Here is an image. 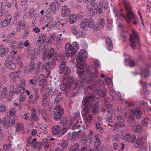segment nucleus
<instances>
[{
    "mask_svg": "<svg viewBox=\"0 0 151 151\" xmlns=\"http://www.w3.org/2000/svg\"><path fill=\"white\" fill-rule=\"evenodd\" d=\"M92 67V65H89L85 71L83 69L82 66L78 67L76 72L81 82L78 88L83 86L85 83L88 85L95 83L94 82V80L97 78L98 72V70H96L93 73H91L93 71Z\"/></svg>",
    "mask_w": 151,
    "mask_h": 151,
    "instance_id": "f257e3e1",
    "label": "nucleus"
},
{
    "mask_svg": "<svg viewBox=\"0 0 151 151\" xmlns=\"http://www.w3.org/2000/svg\"><path fill=\"white\" fill-rule=\"evenodd\" d=\"M72 78L64 79L61 81L60 86L61 90L65 91L70 89H75L78 86V83L76 81H73L74 77L70 76Z\"/></svg>",
    "mask_w": 151,
    "mask_h": 151,
    "instance_id": "f03ea898",
    "label": "nucleus"
},
{
    "mask_svg": "<svg viewBox=\"0 0 151 151\" xmlns=\"http://www.w3.org/2000/svg\"><path fill=\"white\" fill-rule=\"evenodd\" d=\"M122 2L124 6L126 12V16L122 15L121 13L116 16L118 17L122 16V17L126 19V21L128 23H130L131 21L135 18V16L133 13L132 10L130 8V4L127 0H122Z\"/></svg>",
    "mask_w": 151,
    "mask_h": 151,
    "instance_id": "7ed1b4c3",
    "label": "nucleus"
},
{
    "mask_svg": "<svg viewBox=\"0 0 151 151\" xmlns=\"http://www.w3.org/2000/svg\"><path fill=\"white\" fill-rule=\"evenodd\" d=\"M97 98L94 93L88 95L84 97L82 101V104L84 106L83 110L90 109L93 104V102L96 101Z\"/></svg>",
    "mask_w": 151,
    "mask_h": 151,
    "instance_id": "20e7f679",
    "label": "nucleus"
},
{
    "mask_svg": "<svg viewBox=\"0 0 151 151\" xmlns=\"http://www.w3.org/2000/svg\"><path fill=\"white\" fill-rule=\"evenodd\" d=\"M58 71L60 74H62L65 72L64 79H68L69 78H72L69 75V73L71 71V68L70 66H66L65 62L61 61L60 62L59 64Z\"/></svg>",
    "mask_w": 151,
    "mask_h": 151,
    "instance_id": "39448f33",
    "label": "nucleus"
},
{
    "mask_svg": "<svg viewBox=\"0 0 151 151\" xmlns=\"http://www.w3.org/2000/svg\"><path fill=\"white\" fill-rule=\"evenodd\" d=\"M131 32L129 40L131 47L133 49L135 50L137 46L139 45V37L137 32L134 29H132Z\"/></svg>",
    "mask_w": 151,
    "mask_h": 151,
    "instance_id": "423d86ee",
    "label": "nucleus"
},
{
    "mask_svg": "<svg viewBox=\"0 0 151 151\" xmlns=\"http://www.w3.org/2000/svg\"><path fill=\"white\" fill-rule=\"evenodd\" d=\"M143 114L142 109L138 106H136L130 109L129 115L139 120L142 117Z\"/></svg>",
    "mask_w": 151,
    "mask_h": 151,
    "instance_id": "0eeeda50",
    "label": "nucleus"
},
{
    "mask_svg": "<svg viewBox=\"0 0 151 151\" xmlns=\"http://www.w3.org/2000/svg\"><path fill=\"white\" fill-rule=\"evenodd\" d=\"M87 57V53L84 50H82L80 51L78 53V56H77L76 60L77 63L79 64L80 63L81 64V66H78L77 67V69L79 67H81L82 66L83 68V62L85 61L86 58Z\"/></svg>",
    "mask_w": 151,
    "mask_h": 151,
    "instance_id": "6e6552de",
    "label": "nucleus"
},
{
    "mask_svg": "<svg viewBox=\"0 0 151 151\" xmlns=\"http://www.w3.org/2000/svg\"><path fill=\"white\" fill-rule=\"evenodd\" d=\"M64 113V110L62 107L60 105L55 107L54 111V119L58 121Z\"/></svg>",
    "mask_w": 151,
    "mask_h": 151,
    "instance_id": "1a4fd4ad",
    "label": "nucleus"
},
{
    "mask_svg": "<svg viewBox=\"0 0 151 151\" xmlns=\"http://www.w3.org/2000/svg\"><path fill=\"white\" fill-rule=\"evenodd\" d=\"M31 144L32 146L34 148L38 147H42L44 146V148H48L50 146V143L49 142V140L47 139H43L42 143L40 142V146H39V144L37 142L32 141Z\"/></svg>",
    "mask_w": 151,
    "mask_h": 151,
    "instance_id": "9d476101",
    "label": "nucleus"
},
{
    "mask_svg": "<svg viewBox=\"0 0 151 151\" xmlns=\"http://www.w3.org/2000/svg\"><path fill=\"white\" fill-rule=\"evenodd\" d=\"M83 117L84 122L85 123L90 122L93 118V115L90 114V109L83 110Z\"/></svg>",
    "mask_w": 151,
    "mask_h": 151,
    "instance_id": "9b49d317",
    "label": "nucleus"
},
{
    "mask_svg": "<svg viewBox=\"0 0 151 151\" xmlns=\"http://www.w3.org/2000/svg\"><path fill=\"white\" fill-rule=\"evenodd\" d=\"M65 55L67 57H73L75 55V51L71 46V45L68 43L65 45Z\"/></svg>",
    "mask_w": 151,
    "mask_h": 151,
    "instance_id": "f8f14e48",
    "label": "nucleus"
},
{
    "mask_svg": "<svg viewBox=\"0 0 151 151\" xmlns=\"http://www.w3.org/2000/svg\"><path fill=\"white\" fill-rule=\"evenodd\" d=\"M50 95L49 93L45 92L43 93L42 100V106L43 108H45L47 106V102L50 101Z\"/></svg>",
    "mask_w": 151,
    "mask_h": 151,
    "instance_id": "ddd939ff",
    "label": "nucleus"
},
{
    "mask_svg": "<svg viewBox=\"0 0 151 151\" xmlns=\"http://www.w3.org/2000/svg\"><path fill=\"white\" fill-rule=\"evenodd\" d=\"M54 54V49L52 48L48 52H45L43 54L42 61H45L46 59L48 60L51 58Z\"/></svg>",
    "mask_w": 151,
    "mask_h": 151,
    "instance_id": "4468645a",
    "label": "nucleus"
},
{
    "mask_svg": "<svg viewBox=\"0 0 151 151\" xmlns=\"http://www.w3.org/2000/svg\"><path fill=\"white\" fill-rule=\"evenodd\" d=\"M89 5H90V7L86 6V8L89 9L88 13L91 16H93L95 14V11H96V9L97 7V5L96 4H89Z\"/></svg>",
    "mask_w": 151,
    "mask_h": 151,
    "instance_id": "2eb2a0df",
    "label": "nucleus"
},
{
    "mask_svg": "<svg viewBox=\"0 0 151 151\" xmlns=\"http://www.w3.org/2000/svg\"><path fill=\"white\" fill-rule=\"evenodd\" d=\"M56 60L54 58L52 59L51 62L46 63L45 67V70L47 72H49L51 68H53L56 65Z\"/></svg>",
    "mask_w": 151,
    "mask_h": 151,
    "instance_id": "dca6fc26",
    "label": "nucleus"
},
{
    "mask_svg": "<svg viewBox=\"0 0 151 151\" xmlns=\"http://www.w3.org/2000/svg\"><path fill=\"white\" fill-rule=\"evenodd\" d=\"M70 13V10L67 5H64L62 8L61 15L62 17H67Z\"/></svg>",
    "mask_w": 151,
    "mask_h": 151,
    "instance_id": "f3484780",
    "label": "nucleus"
},
{
    "mask_svg": "<svg viewBox=\"0 0 151 151\" xmlns=\"http://www.w3.org/2000/svg\"><path fill=\"white\" fill-rule=\"evenodd\" d=\"M143 145L144 142L142 139L141 138L138 137L134 142V146L135 148L140 149L143 148Z\"/></svg>",
    "mask_w": 151,
    "mask_h": 151,
    "instance_id": "a211bd4d",
    "label": "nucleus"
},
{
    "mask_svg": "<svg viewBox=\"0 0 151 151\" xmlns=\"http://www.w3.org/2000/svg\"><path fill=\"white\" fill-rule=\"evenodd\" d=\"M12 19V17L11 14H7L5 17L4 20L1 22V25L3 27L6 26L10 23Z\"/></svg>",
    "mask_w": 151,
    "mask_h": 151,
    "instance_id": "6ab92c4d",
    "label": "nucleus"
},
{
    "mask_svg": "<svg viewBox=\"0 0 151 151\" xmlns=\"http://www.w3.org/2000/svg\"><path fill=\"white\" fill-rule=\"evenodd\" d=\"M87 87H89L91 89L94 91L97 94L101 90V88L100 86H98L97 84H95V83H91L90 85H87Z\"/></svg>",
    "mask_w": 151,
    "mask_h": 151,
    "instance_id": "aec40b11",
    "label": "nucleus"
},
{
    "mask_svg": "<svg viewBox=\"0 0 151 151\" xmlns=\"http://www.w3.org/2000/svg\"><path fill=\"white\" fill-rule=\"evenodd\" d=\"M9 50V49L4 46L2 45H0V55L1 57H4L6 54L8 53Z\"/></svg>",
    "mask_w": 151,
    "mask_h": 151,
    "instance_id": "412c9836",
    "label": "nucleus"
},
{
    "mask_svg": "<svg viewBox=\"0 0 151 151\" xmlns=\"http://www.w3.org/2000/svg\"><path fill=\"white\" fill-rule=\"evenodd\" d=\"M11 119L10 118H5L3 117L2 119V122L1 124H2L3 126L6 129L9 127V124H10Z\"/></svg>",
    "mask_w": 151,
    "mask_h": 151,
    "instance_id": "4be33fe9",
    "label": "nucleus"
},
{
    "mask_svg": "<svg viewBox=\"0 0 151 151\" xmlns=\"http://www.w3.org/2000/svg\"><path fill=\"white\" fill-rule=\"evenodd\" d=\"M40 112L42 115V118L44 121L45 122H48L49 119L47 111L44 109H43L41 110Z\"/></svg>",
    "mask_w": 151,
    "mask_h": 151,
    "instance_id": "5701e85b",
    "label": "nucleus"
},
{
    "mask_svg": "<svg viewBox=\"0 0 151 151\" xmlns=\"http://www.w3.org/2000/svg\"><path fill=\"white\" fill-rule=\"evenodd\" d=\"M94 142L95 146L97 148L99 147L101 143L99 139V135L98 134H96L95 135Z\"/></svg>",
    "mask_w": 151,
    "mask_h": 151,
    "instance_id": "b1692460",
    "label": "nucleus"
},
{
    "mask_svg": "<svg viewBox=\"0 0 151 151\" xmlns=\"http://www.w3.org/2000/svg\"><path fill=\"white\" fill-rule=\"evenodd\" d=\"M140 70L141 74H140L141 77H142V76L144 75V78H146L149 75V71L147 68H141Z\"/></svg>",
    "mask_w": 151,
    "mask_h": 151,
    "instance_id": "393cba45",
    "label": "nucleus"
},
{
    "mask_svg": "<svg viewBox=\"0 0 151 151\" xmlns=\"http://www.w3.org/2000/svg\"><path fill=\"white\" fill-rule=\"evenodd\" d=\"M106 45L107 46V48L109 51L111 50L113 48V44L109 37H108L106 39Z\"/></svg>",
    "mask_w": 151,
    "mask_h": 151,
    "instance_id": "a878e982",
    "label": "nucleus"
},
{
    "mask_svg": "<svg viewBox=\"0 0 151 151\" xmlns=\"http://www.w3.org/2000/svg\"><path fill=\"white\" fill-rule=\"evenodd\" d=\"M60 128V127L59 125H54L52 128V133L54 135L59 134Z\"/></svg>",
    "mask_w": 151,
    "mask_h": 151,
    "instance_id": "bb28decb",
    "label": "nucleus"
},
{
    "mask_svg": "<svg viewBox=\"0 0 151 151\" xmlns=\"http://www.w3.org/2000/svg\"><path fill=\"white\" fill-rule=\"evenodd\" d=\"M59 7V4L58 3L56 4L54 2H52L50 4L49 8L52 10V13H55L56 12V8Z\"/></svg>",
    "mask_w": 151,
    "mask_h": 151,
    "instance_id": "cd10ccee",
    "label": "nucleus"
},
{
    "mask_svg": "<svg viewBox=\"0 0 151 151\" xmlns=\"http://www.w3.org/2000/svg\"><path fill=\"white\" fill-rule=\"evenodd\" d=\"M15 32L13 31L7 37L6 42L7 43H9L15 38Z\"/></svg>",
    "mask_w": 151,
    "mask_h": 151,
    "instance_id": "c85d7f7f",
    "label": "nucleus"
},
{
    "mask_svg": "<svg viewBox=\"0 0 151 151\" xmlns=\"http://www.w3.org/2000/svg\"><path fill=\"white\" fill-rule=\"evenodd\" d=\"M17 4L16 2H15L14 1L12 0V1L11 2L6 3L5 6L8 8H10L12 6H15L16 9H17L18 8V7Z\"/></svg>",
    "mask_w": 151,
    "mask_h": 151,
    "instance_id": "c756f323",
    "label": "nucleus"
},
{
    "mask_svg": "<svg viewBox=\"0 0 151 151\" xmlns=\"http://www.w3.org/2000/svg\"><path fill=\"white\" fill-rule=\"evenodd\" d=\"M38 81V77L37 76H33L32 78L29 80V85H31L33 86H35L37 84Z\"/></svg>",
    "mask_w": 151,
    "mask_h": 151,
    "instance_id": "7c9ffc66",
    "label": "nucleus"
},
{
    "mask_svg": "<svg viewBox=\"0 0 151 151\" xmlns=\"http://www.w3.org/2000/svg\"><path fill=\"white\" fill-rule=\"evenodd\" d=\"M129 124L132 127H134L137 123L136 120L134 117L129 115Z\"/></svg>",
    "mask_w": 151,
    "mask_h": 151,
    "instance_id": "2f4dec72",
    "label": "nucleus"
},
{
    "mask_svg": "<svg viewBox=\"0 0 151 151\" xmlns=\"http://www.w3.org/2000/svg\"><path fill=\"white\" fill-rule=\"evenodd\" d=\"M80 32L78 28L74 26L73 28V33L74 35H76L77 38L80 37Z\"/></svg>",
    "mask_w": 151,
    "mask_h": 151,
    "instance_id": "473e14b6",
    "label": "nucleus"
},
{
    "mask_svg": "<svg viewBox=\"0 0 151 151\" xmlns=\"http://www.w3.org/2000/svg\"><path fill=\"white\" fill-rule=\"evenodd\" d=\"M99 106L96 103H95L92 108V113L94 115L96 114L99 111Z\"/></svg>",
    "mask_w": 151,
    "mask_h": 151,
    "instance_id": "72a5a7b5",
    "label": "nucleus"
},
{
    "mask_svg": "<svg viewBox=\"0 0 151 151\" xmlns=\"http://www.w3.org/2000/svg\"><path fill=\"white\" fill-rule=\"evenodd\" d=\"M61 93L60 92L57 95L55 100V104H58L62 100Z\"/></svg>",
    "mask_w": 151,
    "mask_h": 151,
    "instance_id": "f704fd0d",
    "label": "nucleus"
},
{
    "mask_svg": "<svg viewBox=\"0 0 151 151\" xmlns=\"http://www.w3.org/2000/svg\"><path fill=\"white\" fill-rule=\"evenodd\" d=\"M85 21L86 23L87 27H89L91 26V28L93 27L94 23L92 20L91 19L89 20L88 19L86 18L85 19Z\"/></svg>",
    "mask_w": 151,
    "mask_h": 151,
    "instance_id": "c9c22d12",
    "label": "nucleus"
},
{
    "mask_svg": "<svg viewBox=\"0 0 151 151\" xmlns=\"http://www.w3.org/2000/svg\"><path fill=\"white\" fill-rule=\"evenodd\" d=\"M143 129V127L140 124H138L137 125L135 128L133 129V130L135 132L140 133L141 132Z\"/></svg>",
    "mask_w": 151,
    "mask_h": 151,
    "instance_id": "e433bc0d",
    "label": "nucleus"
},
{
    "mask_svg": "<svg viewBox=\"0 0 151 151\" xmlns=\"http://www.w3.org/2000/svg\"><path fill=\"white\" fill-rule=\"evenodd\" d=\"M81 130L80 129L76 131L73 132L72 133V139L73 140H75L76 137H78L79 136V133L81 132Z\"/></svg>",
    "mask_w": 151,
    "mask_h": 151,
    "instance_id": "4c0bfd02",
    "label": "nucleus"
},
{
    "mask_svg": "<svg viewBox=\"0 0 151 151\" xmlns=\"http://www.w3.org/2000/svg\"><path fill=\"white\" fill-rule=\"evenodd\" d=\"M99 5L102 6L104 9L106 8L108 5V3L106 0H101L99 2Z\"/></svg>",
    "mask_w": 151,
    "mask_h": 151,
    "instance_id": "58836bf2",
    "label": "nucleus"
},
{
    "mask_svg": "<svg viewBox=\"0 0 151 151\" xmlns=\"http://www.w3.org/2000/svg\"><path fill=\"white\" fill-rule=\"evenodd\" d=\"M150 122V119L147 117L144 118L141 121V124L142 125L145 127L148 126V125L149 124Z\"/></svg>",
    "mask_w": 151,
    "mask_h": 151,
    "instance_id": "ea45409f",
    "label": "nucleus"
},
{
    "mask_svg": "<svg viewBox=\"0 0 151 151\" xmlns=\"http://www.w3.org/2000/svg\"><path fill=\"white\" fill-rule=\"evenodd\" d=\"M7 89L6 87L4 88L0 94V98L1 99H4L5 97L7 94Z\"/></svg>",
    "mask_w": 151,
    "mask_h": 151,
    "instance_id": "a19ab883",
    "label": "nucleus"
},
{
    "mask_svg": "<svg viewBox=\"0 0 151 151\" xmlns=\"http://www.w3.org/2000/svg\"><path fill=\"white\" fill-rule=\"evenodd\" d=\"M8 68L12 70H14L16 67V64L13 63L12 61H9V65L6 66Z\"/></svg>",
    "mask_w": 151,
    "mask_h": 151,
    "instance_id": "79ce46f5",
    "label": "nucleus"
},
{
    "mask_svg": "<svg viewBox=\"0 0 151 151\" xmlns=\"http://www.w3.org/2000/svg\"><path fill=\"white\" fill-rule=\"evenodd\" d=\"M79 147V144L78 143H76L74 146L71 145L69 148L70 151H77Z\"/></svg>",
    "mask_w": 151,
    "mask_h": 151,
    "instance_id": "37998d69",
    "label": "nucleus"
},
{
    "mask_svg": "<svg viewBox=\"0 0 151 151\" xmlns=\"http://www.w3.org/2000/svg\"><path fill=\"white\" fill-rule=\"evenodd\" d=\"M19 75V72H11L9 75V76L12 79H15Z\"/></svg>",
    "mask_w": 151,
    "mask_h": 151,
    "instance_id": "c03bdc74",
    "label": "nucleus"
},
{
    "mask_svg": "<svg viewBox=\"0 0 151 151\" xmlns=\"http://www.w3.org/2000/svg\"><path fill=\"white\" fill-rule=\"evenodd\" d=\"M104 19L103 18L101 19L98 20V28L101 29L104 25Z\"/></svg>",
    "mask_w": 151,
    "mask_h": 151,
    "instance_id": "a18cd8bd",
    "label": "nucleus"
},
{
    "mask_svg": "<svg viewBox=\"0 0 151 151\" xmlns=\"http://www.w3.org/2000/svg\"><path fill=\"white\" fill-rule=\"evenodd\" d=\"M76 15L72 14L69 17V22L71 24H73L76 20Z\"/></svg>",
    "mask_w": 151,
    "mask_h": 151,
    "instance_id": "49530a36",
    "label": "nucleus"
},
{
    "mask_svg": "<svg viewBox=\"0 0 151 151\" xmlns=\"http://www.w3.org/2000/svg\"><path fill=\"white\" fill-rule=\"evenodd\" d=\"M112 114L111 116H108L107 115V118L106 120V122L108 124V125L113 127V125L111 124L112 123Z\"/></svg>",
    "mask_w": 151,
    "mask_h": 151,
    "instance_id": "de8ad7c7",
    "label": "nucleus"
},
{
    "mask_svg": "<svg viewBox=\"0 0 151 151\" xmlns=\"http://www.w3.org/2000/svg\"><path fill=\"white\" fill-rule=\"evenodd\" d=\"M35 64L33 62H31L30 64L28 66V68L29 70H28V72L29 74H31L32 71L35 68Z\"/></svg>",
    "mask_w": 151,
    "mask_h": 151,
    "instance_id": "09e8293b",
    "label": "nucleus"
},
{
    "mask_svg": "<svg viewBox=\"0 0 151 151\" xmlns=\"http://www.w3.org/2000/svg\"><path fill=\"white\" fill-rule=\"evenodd\" d=\"M68 142L65 140L63 141L61 144V145L63 148L62 149L64 150L68 147Z\"/></svg>",
    "mask_w": 151,
    "mask_h": 151,
    "instance_id": "8fccbe9b",
    "label": "nucleus"
},
{
    "mask_svg": "<svg viewBox=\"0 0 151 151\" xmlns=\"http://www.w3.org/2000/svg\"><path fill=\"white\" fill-rule=\"evenodd\" d=\"M117 119L119 122L121 124H120V127H124V120L122 118H121V117L119 116H117Z\"/></svg>",
    "mask_w": 151,
    "mask_h": 151,
    "instance_id": "3c124183",
    "label": "nucleus"
},
{
    "mask_svg": "<svg viewBox=\"0 0 151 151\" xmlns=\"http://www.w3.org/2000/svg\"><path fill=\"white\" fill-rule=\"evenodd\" d=\"M55 13H52V10L50 8H48L46 11L45 13V17H48L49 16H52Z\"/></svg>",
    "mask_w": 151,
    "mask_h": 151,
    "instance_id": "603ef678",
    "label": "nucleus"
},
{
    "mask_svg": "<svg viewBox=\"0 0 151 151\" xmlns=\"http://www.w3.org/2000/svg\"><path fill=\"white\" fill-rule=\"evenodd\" d=\"M10 46L12 49L17 50L18 49V47H17V42L15 41H13L10 44Z\"/></svg>",
    "mask_w": 151,
    "mask_h": 151,
    "instance_id": "864d4df0",
    "label": "nucleus"
},
{
    "mask_svg": "<svg viewBox=\"0 0 151 151\" xmlns=\"http://www.w3.org/2000/svg\"><path fill=\"white\" fill-rule=\"evenodd\" d=\"M24 125L23 124L19 123L18 124L17 126L16 130L17 132H21L23 130Z\"/></svg>",
    "mask_w": 151,
    "mask_h": 151,
    "instance_id": "5fc2aeb1",
    "label": "nucleus"
},
{
    "mask_svg": "<svg viewBox=\"0 0 151 151\" xmlns=\"http://www.w3.org/2000/svg\"><path fill=\"white\" fill-rule=\"evenodd\" d=\"M107 107V110L108 112L107 115L108 116H111V111L112 109V106L111 105L109 104L106 105Z\"/></svg>",
    "mask_w": 151,
    "mask_h": 151,
    "instance_id": "6e6d98bb",
    "label": "nucleus"
},
{
    "mask_svg": "<svg viewBox=\"0 0 151 151\" xmlns=\"http://www.w3.org/2000/svg\"><path fill=\"white\" fill-rule=\"evenodd\" d=\"M35 98H34L33 100H32L33 101V104L34 105L36 104V102L39 100V94L38 93H35L34 95Z\"/></svg>",
    "mask_w": 151,
    "mask_h": 151,
    "instance_id": "4d7b16f0",
    "label": "nucleus"
},
{
    "mask_svg": "<svg viewBox=\"0 0 151 151\" xmlns=\"http://www.w3.org/2000/svg\"><path fill=\"white\" fill-rule=\"evenodd\" d=\"M33 51L35 53H36V55L38 56H40L42 54V52L40 50V48L39 47L35 48Z\"/></svg>",
    "mask_w": 151,
    "mask_h": 151,
    "instance_id": "13d9d810",
    "label": "nucleus"
},
{
    "mask_svg": "<svg viewBox=\"0 0 151 151\" xmlns=\"http://www.w3.org/2000/svg\"><path fill=\"white\" fill-rule=\"evenodd\" d=\"M67 132V129L66 128L63 127L62 129L60 128V131L59 134L60 136H63Z\"/></svg>",
    "mask_w": 151,
    "mask_h": 151,
    "instance_id": "bf43d9fd",
    "label": "nucleus"
},
{
    "mask_svg": "<svg viewBox=\"0 0 151 151\" xmlns=\"http://www.w3.org/2000/svg\"><path fill=\"white\" fill-rule=\"evenodd\" d=\"M30 117L34 121H37L38 119V117L37 116L36 113L32 114L30 116Z\"/></svg>",
    "mask_w": 151,
    "mask_h": 151,
    "instance_id": "052dcab7",
    "label": "nucleus"
},
{
    "mask_svg": "<svg viewBox=\"0 0 151 151\" xmlns=\"http://www.w3.org/2000/svg\"><path fill=\"white\" fill-rule=\"evenodd\" d=\"M131 134H125L123 137V139L125 141L128 142L130 139Z\"/></svg>",
    "mask_w": 151,
    "mask_h": 151,
    "instance_id": "680f3d73",
    "label": "nucleus"
},
{
    "mask_svg": "<svg viewBox=\"0 0 151 151\" xmlns=\"http://www.w3.org/2000/svg\"><path fill=\"white\" fill-rule=\"evenodd\" d=\"M136 137L135 135L131 134L130 139L128 141V142L131 143H133L135 142L136 139Z\"/></svg>",
    "mask_w": 151,
    "mask_h": 151,
    "instance_id": "e2e57ef3",
    "label": "nucleus"
},
{
    "mask_svg": "<svg viewBox=\"0 0 151 151\" xmlns=\"http://www.w3.org/2000/svg\"><path fill=\"white\" fill-rule=\"evenodd\" d=\"M32 138V137L31 136H29L27 138V140L26 142V145L27 147H29L32 142L31 140Z\"/></svg>",
    "mask_w": 151,
    "mask_h": 151,
    "instance_id": "0e129e2a",
    "label": "nucleus"
},
{
    "mask_svg": "<svg viewBox=\"0 0 151 151\" xmlns=\"http://www.w3.org/2000/svg\"><path fill=\"white\" fill-rule=\"evenodd\" d=\"M93 65V67L92 66V70H95V69H97L99 68V63L97 62V61L94 62Z\"/></svg>",
    "mask_w": 151,
    "mask_h": 151,
    "instance_id": "69168bd1",
    "label": "nucleus"
},
{
    "mask_svg": "<svg viewBox=\"0 0 151 151\" xmlns=\"http://www.w3.org/2000/svg\"><path fill=\"white\" fill-rule=\"evenodd\" d=\"M35 13L34 9L31 8L29 10V15L30 17H33Z\"/></svg>",
    "mask_w": 151,
    "mask_h": 151,
    "instance_id": "338daca9",
    "label": "nucleus"
},
{
    "mask_svg": "<svg viewBox=\"0 0 151 151\" xmlns=\"http://www.w3.org/2000/svg\"><path fill=\"white\" fill-rule=\"evenodd\" d=\"M78 44L77 42H74L71 45L72 48L75 51L78 50Z\"/></svg>",
    "mask_w": 151,
    "mask_h": 151,
    "instance_id": "774afa93",
    "label": "nucleus"
}]
</instances>
